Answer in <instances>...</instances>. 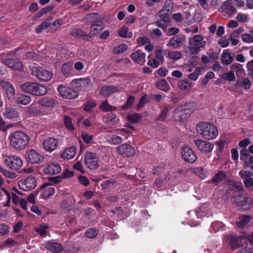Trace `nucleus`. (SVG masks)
I'll return each mask as SVG.
<instances>
[{
    "instance_id": "nucleus-17",
    "label": "nucleus",
    "mask_w": 253,
    "mask_h": 253,
    "mask_svg": "<svg viewBox=\"0 0 253 253\" xmlns=\"http://www.w3.org/2000/svg\"><path fill=\"white\" fill-rule=\"evenodd\" d=\"M58 141L54 137H49L44 139L42 142L44 149L49 152L55 150L58 146Z\"/></svg>"
},
{
    "instance_id": "nucleus-33",
    "label": "nucleus",
    "mask_w": 253,
    "mask_h": 253,
    "mask_svg": "<svg viewBox=\"0 0 253 253\" xmlns=\"http://www.w3.org/2000/svg\"><path fill=\"white\" fill-rule=\"evenodd\" d=\"M251 216L243 215L239 217V220L236 222L237 226L239 227H244L252 219Z\"/></svg>"
},
{
    "instance_id": "nucleus-28",
    "label": "nucleus",
    "mask_w": 253,
    "mask_h": 253,
    "mask_svg": "<svg viewBox=\"0 0 253 253\" xmlns=\"http://www.w3.org/2000/svg\"><path fill=\"white\" fill-rule=\"evenodd\" d=\"M38 103L41 106L45 108H53L55 105L56 102L53 99L47 97H43L38 101Z\"/></svg>"
},
{
    "instance_id": "nucleus-15",
    "label": "nucleus",
    "mask_w": 253,
    "mask_h": 253,
    "mask_svg": "<svg viewBox=\"0 0 253 253\" xmlns=\"http://www.w3.org/2000/svg\"><path fill=\"white\" fill-rule=\"evenodd\" d=\"M118 153L123 157H131L134 155L135 150L129 144H123L117 147Z\"/></svg>"
},
{
    "instance_id": "nucleus-8",
    "label": "nucleus",
    "mask_w": 253,
    "mask_h": 253,
    "mask_svg": "<svg viewBox=\"0 0 253 253\" xmlns=\"http://www.w3.org/2000/svg\"><path fill=\"white\" fill-rule=\"evenodd\" d=\"M18 185L19 187L22 190H31L37 186V181L33 176H30L20 180L18 183Z\"/></svg>"
},
{
    "instance_id": "nucleus-4",
    "label": "nucleus",
    "mask_w": 253,
    "mask_h": 253,
    "mask_svg": "<svg viewBox=\"0 0 253 253\" xmlns=\"http://www.w3.org/2000/svg\"><path fill=\"white\" fill-rule=\"evenodd\" d=\"M31 74L36 76L42 82L50 81L53 76L52 73L49 70L42 67L33 66L31 67Z\"/></svg>"
},
{
    "instance_id": "nucleus-24",
    "label": "nucleus",
    "mask_w": 253,
    "mask_h": 253,
    "mask_svg": "<svg viewBox=\"0 0 253 253\" xmlns=\"http://www.w3.org/2000/svg\"><path fill=\"white\" fill-rule=\"evenodd\" d=\"M45 247L48 250L55 253H58L64 249L62 246L57 242H47L45 243Z\"/></svg>"
},
{
    "instance_id": "nucleus-7",
    "label": "nucleus",
    "mask_w": 253,
    "mask_h": 253,
    "mask_svg": "<svg viewBox=\"0 0 253 253\" xmlns=\"http://www.w3.org/2000/svg\"><path fill=\"white\" fill-rule=\"evenodd\" d=\"M194 143L197 149L203 154L211 152L213 149V144L211 142L197 139L194 140Z\"/></svg>"
},
{
    "instance_id": "nucleus-60",
    "label": "nucleus",
    "mask_w": 253,
    "mask_h": 253,
    "mask_svg": "<svg viewBox=\"0 0 253 253\" xmlns=\"http://www.w3.org/2000/svg\"><path fill=\"white\" fill-rule=\"evenodd\" d=\"M178 87L182 90H186L190 88V84L187 82L182 81L179 82Z\"/></svg>"
},
{
    "instance_id": "nucleus-61",
    "label": "nucleus",
    "mask_w": 253,
    "mask_h": 253,
    "mask_svg": "<svg viewBox=\"0 0 253 253\" xmlns=\"http://www.w3.org/2000/svg\"><path fill=\"white\" fill-rule=\"evenodd\" d=\"M242 40L246 42H253V35L249 34H244L242 35Z\"/></svg>"
},
{
    "instance_id": "nucleus-43",
    "label": "nucleus",
    "mask_w": 253,
    "mask_h": 253,
    "mask_svg": "<svg viewBox=\"0 0 253 253\" xmlns=\"http://www.w3.org/2000/svg\"><path fill=\"white\" fill-rule=\"evenodd\" d=\"M73 64L72 63L68 62L64 63L62 65V71L63 73L66 76H69L71 74Z\"/></svg>"
},
{
    "instance_id": "nucleus-36",
    "label": "nucleus",
    "mask_w": 253,
    "mask_h": 253,
    "mask_svg": "<svg viewBox=\"0 0 253 253\" xmlns=\"http://www.w3.org/2000/svg\"><path fill=\"white\" fill-rule=\"evenodd\" d=\"M3 115L7 118L14 119L19 117L18 112L11 108H6L3 113Z\"/></svg>"
},
{
    "instance_id": "nucleus-10",
    "label": "nucleus",
    "mask_w": 253,
    "mask_h": 253,
    "mask_svg": "<svg viewBox=\"0 0 253 253\" xmlns=\"http://www.w3.org/2000/svg\"><path fill=\"white\" fill-rule=\"evenodd\" d=\"M181 155L183 159L189 163H194L197 159L194 151L186 145L182 146Z\"/></svg>"
},
{
    "instance_id": "nucleus-27",
    "label": "nucleus",
    "mask_w": 253,
    "mask_h": 253,
    "mask_svg": "<svg viewBox=\"0 0 253 253\" xmlns=\"http://www.w3.org/2000/svg\"><path fill=\"white\" fill-rule=\"evenodd\" d=\"M71 34L77 38H82L84 40L88 41L91 39V36L89 34H87L85 32L78 29H74L71 31Z\"/></svg>"
},
{
    "instance_id": "nucleus-50",
    "label": "nucleus",
    "mask_w": 253,
    "mask_h": 253,
    "mask_svg": "<svg viewBox=\"0 0 253 253\" xmlns=\"http://www.w3.org/2000/svg\"><path fill=\"white\" fill-rule=\"evenodd\" d=\"M232 189L235 192H239V196L244 192V187L241 182L234 183L232 185Z\"/></svg>"
},
{
    "instance_id": "nucleus-12",
    "label": "nucleus",
    "mask_w": 253,
    "mask_h": 253,
    "mask_svg": "<svg viewBox=\"0 0 253 253\" xmlns=\"http://www.w3.org/2000/svg\"><path fill=\"white\" fill-rule=\"evenodd\" d=\"M229 246L232 250L237 249L243 245V240L244 238L241 236L230 234L227 237Z\"/></svg>"
},
{
    "instance_id": "nucleus-63",
    "label": "nucleus",
    "mask_w": 253,
    "mask_h": 253,
    "mask_svg": "<svg viewBox=\"0 0 253 253\" xmlns=\"http://www.w3.org/2000/svg\"><path fill=\"white\" fill-rule=\"evenodd\" d=\"M149 42V40L147 37H142L137 39V42L140 45H143Z\"/></svg>"
},
{
    "instance_id": "nucleus-3",
    "label": "nucleus",
    "mask_w": 253,
    "mask_h": 253,
    "mask_svg": "<svg viewBox=\"0 0 253 253\" xmlns=\"http://www.w3.org/2000/svg\"><path fill=\"white\" fill-rule=\"evenodd\" d=\"M20 87L24 92L36 96H42L47 94V87L42 84L35 82H27L22 84Z\"/></svg>"
},
{
    "instance_id": "nucleus-46",
    "label": "nucleus",
    "mask_w": 253,
    "mask_h": 253,
    "mask_svg": "<svg viewBox=\"0 0 253 253\" xmlns=\"http://www.w3.org/2000/svg\"><path fill=\"white\" fill-rule=\"evenodd\" d=\"M127 49V45L126 44H122L113 48V52L114 54H117L124 52Z\"/></svg>"
},
{
    "instance_id": "nucleus-19",
    "label": "nucleus",
    "mask_w": 253,
    "mask_h": 253,
    "mask_svg": "<svg viewBox=\"0 0 253 253\" xmlns=\"http://www.w3.org/2000/svg\"><path fill=\"white\" fill-rule=\"evenodd\" d=\"M27 158L31 164L41 163L43 160L42 156L34 150H31L27 153Z\"/></svg>"
},
{
    "instance_id": "nucleus-47",
    "label": "nucleus",
    "mask_w": 253,
    "mask_h": 253,
    "mask_svg": "<svg viewBox=\"0 0 253 253\" xmlns=\"http://www.w3.org/2000/svg\"><path fill=\"white\" fill-rule=\"evenodd\" d=\"M200 45V44H199V45H197L194 42H192L191 40L189 41V48L191 51V54H195L198 53L200 50V47L199 46Z\"/></svg>"
},
{
    "instance_id": "nucleus-37",
    "label": "nucleus",
    "mask_w": 253,
    "mask_h": 253,
    "mask_svg": "<svg viewBox=\"0 0 253 253\" xmlns=\"http://www.w3.org/2000/svg\"><path fill=\"white\" fill-rule=\"evenodd\" d=\"M156 85L159 89L165 92L168 91L170 89L168 83L164 79L158 80L157 82Z\"/></svg>"
},
{
    "instance_id": "nucleus-16",
    "label": "nucleus",
    "mask_w": 253,
    "mask_h": 253,
    "mask_svg": "<svg viewBox=\"0 0 253 253\" xmlns=\"http://www.w3.org/2000/svg\"><path fill=\"white\" fill-rule=\"evenodd\" d=\"M0 86L4 90L7 97L9 99H13L15 94V90L10 83L4 80L0 81Z\"/></svg>"
},
{
    "instance_id": "nucleus-5",
    "label": "nucleus",
    "mask_w": 253,
    "mask_h": 253,
    "mask_svg": "<svg viewBox=\"0 0 253 253\" xmlns=\"http://www.w3.org/2000/svg\"><path fill=\"white\" fill-rule=\"evenodd\" d=\"M4 163L8 168L13 170L19 169L23 165L22 160L15 155L6 156Z\"/></svg>"
},
{
    "instance_id": "nucleus-30",
    "label": "nucleus",
    "mask_w": 253,
    "mask_h": 253,
    "mask_svg": "<svg viewBox=\"0 0 253 253\" xmlns=\"http://www.w3.org/2000/svg\"><path fill=\"white\" fill-rule=\"evenodd\" d=\"M233 57L231 55V53L227 51V50H224L223 51L220 58L221 63L223 65H229L233 61Z\"/></svg>"
},
{
    "instance_id": "nucleus-52",
    "label": "nucleus",
    "mask_w": 253,
    "mask_h": 253,
    "mask_svg": "<svg viewBox=\"0 0 253 253\" xmlns=\"http://www.w3.org/2000/svg\"><path fill=\"white\" fill-rule=\"evenodd\" d=\"M100 109L104 111L107 112L114 111L116 109V108L109 104L107 101H105L102 103Z\"/></svg>"
},
{
    "instance_id": "nucleus-45",
    "label": "nucleus",
    "mask_w": 253,
    "mask_h": 253,
    "mask_svg": "<svg viewBox=\"0 0 253 253\" xmlns=\"http://www.w3.org/2000/svg\"><path fill=\"white\" fill-rule=\"evenodd\" d=\"M169 111V108L168 107H164L162 110H161L160 114L158 117L157 120L161 122H164L167 117Z\"/></svg>"
},
{
    "instance_id": "nucleus-18",
    "label": "nucleus",
    "mask_w": 253,
    "mask_h": 253,
    "mask_svg": "<svg viewBox=\"0 0 253 253\" xmlns=\"http://www.w3.org/2000/svg\"><path fill=\"white\" fill-rule=\"evenodd\" d=\"M41 188L43 189L41 196L44 199H47L50 196L53 195L55 191L54 186L48 183H44L41 187Z\"/></svg>"
},
{
    "instance_id": "nucleus-57",
    "label": "nucleus",
    "mask_w": 253,
    "mask_h": 253,
    "mask_svg": "<svg viewBox=\"0 0 253 253\" xmlns=\"http://www.w3.org/2000/svg\"><path fill=\"white\" fill-rule=\"evenodd\" d=\"M97 231L93 228H89L87 229L85 233V236L89 238H94L97 235Z\"/></svg>"
},
{
    "instance_id": "nucleus-9",
    "label": "nucleus",
    "mask_w": 253,
    "mask_h": 253,
    "mask_svg": "<svg viewBox=\"0 0 253 253\" xmlns=\"http://www.w3.org/2000/svg\"><path fill=\"white\" fill-rule=\"evenodd\" d=\"M72 84L78 90H86L91 86V80L88 78L77 79L72 81Z\"/></svg>"
},
{
    "instance_id": "nucleus-31",
    "label": "nucleus",
    "mask_w": 253,
    "mask_h": 253,
    "mask_svg": "<svg viewBox=\"0 0 253 253\" xmlns=\"http://www.w3.org/2000/svg\"><path fill=\"white\" fill-rule=\"evenodd\" d=\"M182 40L180 38L174 37L171 38L167 43V45L174 49L179 48L181 45Z\"/></svg>"
},
{
    "instance_id": "nucleus-58",
    "label": "nucleus",
    "mask_w": 253,
    "mask_h": 253,
    "mask_svg": "<svg viewBox=\"0 0 253 253\" xmlns=\"http://www.w3.org/2000/svg\"><path fill=\"white\" fill-rule=\"evenodd\" d=\"M119 119L117 118L115 116L112 115L108 117L105 121V122L108 125H115L119 122Z\"/></svg>"
},
{
    "instance_id": "nucleus-59",
    "label": "nucleus",
    "mask_w": 253,
    "mask_h": 253,
    "mask_svg": "<svg viewBox=\"0 0 253 253\" xmlns=\"http://www.w3.org/2000/svg\"><path fill=\"white\" fill-rule=\"evenodd\" d=\"M168 22H164L162 20L158 19L155 22V24L163 30L166 31L168 27Z\"/></svg>"
},
{
    "instance_id": "nucleus-20",
    "label": "nucleus",
    "mask_w": 253,
    "mask_h": 253,
    "mask_svg": "<svg viewBox=\"0 0 253 253\" xmlns=\"http://www.w3.org/2000/svg\"><path fill=\"white\" fill-rule=\"evenodd\" d=\"M61 170V168L60 165L54 162L47 165L43 169V171L45 174L51 175L57 174L59 173Z\"/></svg>"
},
{
    "instance_id": "nucleus-11",
    "label": "nucleus",
    "mask_w": 253,
    "mask_h": 253,
    "mask_svg": "<svg viewBox=\"0 0 253 253\" xmlns=\"http://www.w3.org/2000/svg\"><path fill=\"white\" fill-rule=\"evenodd\" d=\"M58 91L60 94L63 97L69 99H74L77 97L78 92L64 85H60L58 87Z\"/></svg>"
},
{
    "instance_id": "nucleus-42",
    "label": "nucleus",
    "mask_w": 253,
    "mask_h": 253,
    "mask_svg": "<svg viewBox=\"0 0 253 253\" xmlns=\"http://www.w3.org/2000/svg\"><path fill=\"white\" fill-rule=\"evenodd\" d=\"M193 42L197 44V45L200 44V45L199 46L200 48L204 47L206 45V42L204 41L202 36L199 35H196L194 36Z\"/></svg>"
},
{
    "instance_id": "nucleus-14",
    "label": "nucleus",
    "mask_w": 253,
    "mask_h": 253,
    "mask_svg": "<svg viewBox=\"0 0 253 253\" xmlns=\"http://www.w3.org/2000/svg\"><path fill=\"white\" fill-rule=\"evenodd\" d=\"M191 112L190 109L186 108L185 106H180L173 111V117L176 121L180 122L189 115Z\"/></svg>"
},
{
    "instance_id": "nucleus-29",
    "label": "nucleus",
    "mask_w": 253,
    "mask_h": 253,
    "mask_svg": "<svg viewBox=\"0 0 253 253\" xmlns=\"http://www.w3.org/2000/svg\"><path fill=\"white\" fill-rule=\"evenodd\" d=\"M76 151L77 150L75 146L69 147L61 153V157L66 160L71 159L75 155Z\"/></svg>"
},
{
    "instance_id": "nucleus-1",
    "label": "nucleus",
    "mask_w": 253,
    "mask_h": 253,
    "mask_svg": "<svg viewBox=\"0 0 253 253\" xmlns=\"http://www.w3.org/2000/svg\"><path fill=\"white\" fill-rule=\"evenodd\" d=\"M8 139L10 146L18 151L25 149L30 140V137L22 131H15L10 133Z\"/></svg>"
},
{
    "instance_id": "nucleus-22",
    "label": "nucleus",
    "mask_w": 253,
    "mask_h": 253,
    "mask_svg": "<svg viewBox=\"0 0 253 253\" xmlns=\"http://www.w3.org/2000/svg\"><path fill=\"white\" fill-rule=\"evenodd\" d=\"M145 54L138 49L131 54V58L136 64L143 65L145 62Z\"/></svg>"
},
{
    "instance_id": "nucleus-51",
    "label": "nucleus",
    "mask_w": 253,
    "mask_h": 253,
    "mask_svg": "<svg viewBox=\"0 0 253 253\" xmlns=\"http://www.w3.org/2000/svg\"><path fill=\"white\" fill-rule=\"evenodd\" d=\"M168 55L169 58L174 60H178L182 57V53L177 51H169Z\"/></svg>"
},
{
    "instance_id": "nucleus-39",
    "label": "nucleus",
    "mask_w": 253,
    "mask_h": 253,
    "mask_svg": "<svg viewBox=\"0 0 253 253\" xmlns=\"http://www.w3.org/2000/svg\"><path fill=\"white\" fill-rule=\"evenodd\" d=\"M118 34L123 38H131L132 36V32H128V28L126 26H123L119 29Z\"/></svg>"
},
{
    "instance_id": "nucleus-2",
    "label": "nucleus",
    "mask_w": 253,
    "mask_h": 253,
    "mask_svg": "<svg viewBox=\"0 0 253 253\" xmlns=\"http://www.w3.org/2000/svg\"><path fill=\"white\" fill-rule=\"evenodd\" d=\"M197 131L203 138L207 140H212L216 137L218 131L213 125L205 123H200L197 126Z\"/></svg>"
},
{
    "instance_id": "nucleus-34",
    "label": "nucleus",
    "mask_w": 253,
    "mask_h": 253,
    "mask_svg": "<svg viewBox=\"0 0 253 253\" xmlns=\"http://www.w3.org/2000/svg\"><path fill=\"white\" fill-rule=\"evenodd\" d=\"M230 70L234 74L236 73V75L237 77L241 76L243 74L244 69L243 68V65L237 63H234L230 66Z\"/></svg>"
},
{
    "instance_id": "nucleus-53",
    "label": "nucleus",
    "mask_w": 253,
    "mask_h": 253,
    "mask_svg": "<svg viewBox=\"0 0 253 253\" xmlns=\"http://www.w3.org/2000/svg\"><path fill=\"white\" fill-rule=\"evenodd\" d=\"M221 77L229 82L234 81L236 79L235 74L231 70L227 73L223 74Z\"/></svg>"
},
{
    "instance_id": "nucleus-49",
    "label": "nucleus",
    "mask_w": 253,
    "mask_h": 253,
    "mask_svg": "<svg viewBox=\"0 0 253 253\" xmlns=\"http://www.w3.org/2000/svg\"><path fill=\"white\" fill-rule=\"evenodd\" d=\"M127 119L131 123H136L141 119V116L138 114H131L127 116Z\"/></svg>"
},
{
    "instance_id": "nucleus-44",
    "label": "nucleus",
    "mask_w": 253,
    "mask_h": 253,
    "mask_svg": "<svg viewBox=\"0 0 253 253\" xmlns=\"http://www.w3.org/2000/svg\"><path fill=\"white\" fill-rule=\"evenodd\" d=\"M251 82L249 79L246 78L243 81H237L236 82L237 86H242L245 89H249L250 87Z\"/></svg>"
},
{
    "instance_id": "nucleus-25",
    "label": "nucleus",
    "mask_w": 253,
    "mask_h": 253,
    "mask_svg": "<svg viewBox=\"0 0 253 253\" xmlns=\"http://www.w3.org/2000/svg\"><path fill=\"white\" fill-rule=\"evenodd\" d=\"M233 202L239 205H250L252 203V200L249 196L247 195H244L243 193L239 196L238 198H236Z\"/></svg>"
},
{
    "instance_id": "nucleus-26",
    "label": "nucleus",
    "mask_w": 253,
    "mask_h": 253,
    "mask_svg": "<svg viewBox=\"0 0 253 253\" xmlns=\"http://www.w3.org/2000/svg\"><path fill=\"white\" fill-rule=\"evenodd\" d=\"M25 112L33 116H41L43 114V111L38 107L31 104L24 109Z\"/></svg>"
},
{
    "instance_id": "nucleus-62",
    "label": "nucleus",
    "mask_w": 253,
    "mask_h": 253,
    "mask_svg": "<svg viewBox=\"0 0 253 253\" xmlns=\"http://www.w3.org/2000/svg\"><path fill=\"white\" fill-rule=\"evenodd\" d=\"M200 70V69L196 68L194 72L189 75L188 78L193 81H196L198 78Z\"/></svg>"
},
{
    "instance_id": "nucleus-6",
    "label": "nucleus",
    "mask_w": 253,
    "mask_h": 253,
    "mask_svg": "<svg viewBox=\"0 0 253 253\" xmlns=\"http://www.w3.org/2000/svg\"><path fill=\"white\" fill-rule=\"evenodd\" d=\"M84 162L86 167L89 169H96L99 167V160L95 153L86 152Z\"/></svg>"
},
{
    "instance_id": "nucleus-64",
    "label": "nucleus",
    "mask_w": 253,
    "mask_h": 253,
    "mask_svg": "<svg viewBox=\"0 0 253 253\" xmlns=\"http://www.w3.org/2000/svg\"><path fill=\"white\" fill-rule=\"evenodd\" d=\"M9 231L8 226L5 224H1L0 225V234L5 235Z\"/></svg>"
},
{
    "instance_id": "nucleus-32",
    "label": "nucleus",
    "mask_w": 253,
    "mask_h": 253,
    "mask_svg": "<svg viewBox=\"0 0 253 253\" xmlns=\"http://www.w3.org/2000/svg\"><path fill=\"white\" fill-rule=\"evenodd\" d=\"M86 20L92 24L100 23L102 22L100 16L97 13H91L86 15Z\"/></svg>"
},
{
    "instance_id": "nucleus-41",
    "label": "nucleus",
    "mask_w": 253,
    "mask_h": 253,
    "mask_svg": "<svg viewBox=\"0 0 253 253\" xmlns=\"http://www.w3.org/2000/svg\"><path fill=\"white\" fill-rule=\"evenodd\" d=\"M103 29L102 25L99 23L92 24L90 29L89 34L91 36H94L97 35Z\"/></svg>"
},
{
    "instance_id": "nucleus-21",
    "label": "nucleus",
    "mask_w": 253,
    "mask_h": 253,
    "mask_svg": "<svg viewBox=\"0 0 253 253\" xmlns=\"http://www.w3.org/2000/svg\"><path fill=\"white\" fill-rule=\"evenodd\" d=\"M120 89L118 87L114 85H104L100 89V94L105 97L118 92Z\"/></svg>"
},
{
    "instance_id": "nucleus-56",
    "label": "nucleus",
    "mask_w": 253,
    "mask_h": 253,
    "mask_svg": "<svg viewBox=\"0 0 253 253\" xmlns=\"http://www.w3.org/2000/svg\"><path fill=\"white\" fill-rule=\"evenodd\" d=\"M157 15L160 18L159 19L162 20L164 22H169V15L167 13H165L164 10H160Z\"/></svg>"
},
{
    "instance_id": "nucleus-35",
    "label": "nucleus",
    "mask_w": 253,
    "mask_h": 253,
    "mask_svg": "<svg viewBox=\"0 0 253 253\" xmlns=\"http://www.w3.org/2000/svg\"><path fill=\"white\" fill-rule=\"evenodd\" d=\"M31 97L27 95L22 94L20 95L16 99L17 104L26 105L31 102Z\"/></svg>"
},
{
    "instance_id": "nucleus-13",
    "label": "nucleus",
    "mask_w": 253,
    "mask_h": 253,
    "mask_svg": "<svg viewBox=\"0 0 253 253\" xmlns=\"http://www.w3.org/2000/svg\"><path fill=\"white\" fill-rule=\"evenodd\" d=\"M239 175L243 179L246 188L253 190V173L250 170H240Z\"/></svg>"
},
{
    "instance_id": "nucleus-54",
    "label": "nucleus",
    "mask_w": 253,
    "mask_h": 253,
    "mask_svg": "<svg viewBox=\"0 0 253 253\" xmlns=\"http://www.w3.org/2000/svg\"><path fill=\"white\" fill-rule=\"evenodd\" d=\"M50 26V23L48 21H45L38 26L36 30V32L37 33H39L47 28L49 27Z\"/></svg>"
},
{
    "instance_id": "nucleus-40",
    "label": "nucleus",
    "mask_w": 253,
    "mask_h": 253,
    "mask_svg": "<svg viewBox=\"0 0 253 253\" xmlns=\"http://www.w3.org/2000/svg\"><path fill=\"white\" fill-rule=\"evenodd\" d=\"M108 141L111 144L117 145L123 141V139L117 135L112 134L108 136Z\"/></svg>"
},
{
    "instance_id": "nucleus-55",
    "label": "nucleus",
    "mask_w": 253,
    "mask_h": 253,
    "mask_svg": "<svg viewBox=\"0 0 253 253\" xmlns=\"http://www.w3.org/2000/svg\"><path fill=\"white\" fill-rule=\"evenodd\" d=\"M135 100V97L133 96H129L127 99L125 105L122 106L123 110H126L130 108Z\"/></svg>"
},
{
    "instance_id": "nucleus-38",
    "label": "nucleus",
    "mask_w": 253,
    "mask_h": 253,
    "mask_svg": "<svg viewBox=\"0 0 253 253\" xmlns=\"http://www.w3.org/2000/svg\"><path fill=\"white\" fill-rule=\"evenodd\" d=\"M227 175L225 172L221 170L216 173L214 177L211 179V182L217 184L223 180L225 179Z\"/></svg>"
},
{
    "instance_id": "nucleus-23",
    "label": "nucleus",
    "mask_w": 253,
    "mask_h": 253,
    "mask_svg": "<svg viewBox=\"0 0 253 253\" xmlns=\"http://www.w3.org/2000/svg\"><path fill=\"white\" fill-rule=\"evenodd\" d=\"M2 62L5 65L15 70H20L22 68L21 62L17 59L8 58L3 59Z\"/></svg>"
},
{
    "instance_id": "nucleus-48",
    "label": "nucleus",
    "mask_w": 253,
    "mask_h": 253,
    "mask_svg": "<svg viewBox=\"0 0 253 253\" xmlns=\"http://www.w3.org/2000/svg\"><path fill=\"white\" fill-rule=\"evenodd\" d=\"M64 118V124L66 128L70 130H74V126L72 123V119L67 116H65Z\"/></svg>"
}]
</instances>
